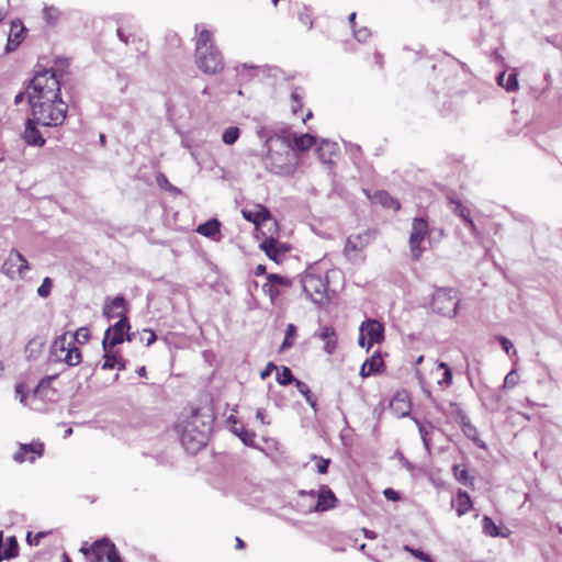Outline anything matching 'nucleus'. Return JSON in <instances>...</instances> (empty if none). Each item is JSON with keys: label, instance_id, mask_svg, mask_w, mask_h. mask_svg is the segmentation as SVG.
I'll return each instance as SVG.
<instances>
[{"label": "nucleus", "instance_id": "nucleus-1", "mask_svg": "<svg viewBox=\"0 0 562 562\" xmlns=\"http://www.w3.org/2000/svg\"><path fill=\"white\" fill-rule=\"evenodd\" d=\"M206 418L210 419V416H204L199 408H193L181 419L178 426L180 440L187 451L195 453L206 445L211 430V422Z\"/></svg>", "mask_w": 562, "mask_h": 562}, {"label": "nucleus", "instance_id": "nucleus-2", "mask_svg": "<svg viewBox=\"0 0 562 562\" xmlns=\"http://www.w3.org/2000/svg\"><path fill=\"white\" fill-rule=\"evenodd\" d=\"M32 116L37 124L56 127L64 123L67 116L68 105L61 97L49 101H35L30 103Z\"/></svg>", "mask_w": 562, "mask_h": 562}, {"label": "nucleus", "instance_id": "nucleus-3", "mask_svg": "<svg viewBox=\"0 0 562 562\" xmlns=\"http://www.w3.org/2000/svg\"><path fill=\"white\" fill-rule=\"evenodd\" d=\"M60 97V82L53 69L37 72L27 91L29 103Z\"/></svg>", "mask_w": 562, "mask_h": 562}, {"label": "nucleus", "instance_id": "nucleus-4", "mask_svg": "<svg viewBox=\"0 0 562 562\" xmlns=\"http://www.w3.org/2000/svg\"><path fill=\"white\" fill-rule=\"evenodd\" d=\"M416 374L423 387L430 390H443L452 383L451 369L443 362L432 361L425 368H416Z\"/></svg>", "mask_w": 562, "mask_h": 562}, {"label": "nucleus", "instance_id": "nucleus-5", "mask_svg": "<svg viewBox=\"0 0 562 562\" xmlns=\"http://www.w3.org/2000/svg\"><path fill=\"white\" fill-rule=\"evenodd\" d=\"M50 357L54 361L65 362L69 367L78 366L82 361V353L68 338V333H63L54 339L50 347Z\"/></svg>", "mask_w": 562, "mask_h": 562}, {"label": "nucleus", "instance_id": "nucleus-6", "mask_svg": "<svg viewBox=\"0 0 562 562\" xmlns=\"http://www.w3.org/2000/svg\"><path fill=\"white\" fill-rule=\"evenodd\" d=\"M294 157L290 144L281 150L269 147L265 156V166L276 175H290L294 171Z\"/></svg>", "mask_w": 562, "mask_h": 562}, {"label": "nucleus", "instance_id": "nucleus-7", "mask_svg": "<svg viewBox=\"0 0 562 562\" xmlns=\"http://www.w3.org/2000/svg\"><path fill=\"white\" fill-rule=\"evenodd\" d=\"M302 288L306 296L317 305L329 303V293L326 278L315 272H306L302 278Z\"/></svg>", "mask_w": 562, "mask_h": 562}, {"label": "nucleus", "instance_id": "nucleus-8", "mask_svg": "<svg viewBox=\"0 0 562 562\" xmlns=\"http://www.w3.org/2000/svg\"><path fill=\"white\" fill-rule=\"evenodd\" d=\"M261 236L262 241L259 244V248L269 259L276 263H281L285 255L290 251V247L278 239L279 227L268 228L267 233Z\"/></svg>", "mask_w": 562, "mask_h": 562}, {"label": "nucleus", "instance_id": "nucleus-9", "mask_svg": "<svg viewBox=\"0 0 562 562\" xmlns=\"http://www.w3.org/2000/svg\"><path fill=\"white\" fill-rule=\"evenodd\" d=\"M80 552L91 555V562H122L115 544L106 538L94 541L90 548L82 547Z\"/></svg>", "mask_w": 562, "mask_h": 562}, {"label": "nucleus", "instance_id": "nucleus-10", "mask_svg": "<svg viewBox=\"0 0 562 562\" xmlns=\"http://www.w3.org/2000/svg\"><path fill=\"white\" fill-rule=\"evenodd\" d=\"M241 215L246 221L255 225L256 231L260 235L267 233L268 228L278 226L270 211L262 204H256L254 209H243Z\"/></svg>", "mask_w": 562, "mask_h": 562}, {"label": "nucleus", "instance_id": "nucleus-11", "mask_svg": "<svg viewBox=\"0 0 562 562\" xmlns=\"http://www.w3.org/2000/svg\"><path fill=\"white\" fill-rule=\"evenodd\" d=\"M370 243L371 234L369 232L352 234L346 240L344 255L353 263L363 262L366 259L363 251Z\"/></svg>", "mask_w": 562, "mask_h": 562}, {"label": "nucleus", "instance_id": "nucleus-12", "mask_svg": "<svg viewBox=\"0 0 562 562\" xmlns=\"http://www.w3.org/2000/svg\"><path fill=\"white\" fill-rule=\"evenodd\" d=\"M384 340V325L376 319H367L360 326L358 344L369 350L374 344Z\"/></svg>", "mask_w": 562, "mask_h": 562}, {"label": "nucleus", "instance_id": "nucleus-13", "mask_svg": "<svg viewBox=\"0 0 562 562\" xmlns=\"http://www.w3.org/2000/svg\"><path fill=\"white\" fill-rule=\"evenodd\" d=\"M459 218L477 243L483 240V231L486 218L481 213H473L468 206L459 202Z\"/></svg>", "mask_w": 562, "mask_h": 562}, {"label": "nucleus", "instance_id": "nucleus-14", "mask_svg": "<svg viewBox=\"0 0 562 562\" xmlns=\"http://www.w3.org/2000/svg\"><path fill=\"white\" fill-rule=\"evenodd\" d=\"M198 68L206 75H216L224 69V60L220 50L214 47L195 53Z\"/></svg>", "mask_w": 562, "mask_h": 562}, {"label": "nucleus", "instance_id": "nucleus-15", "mask_svg": "<svg viewBox=\"0 0 562 562\" xmlns=\"http://www.w3.org/2000/svg\"><path fill=\"white\" fill-rule=\"evenodd\" d=\"M431 308L442 316H453L457 312V300L452 289L441 288L432 294Z\"/></svg>", "mask_w": 562, "mask_h": 562}, {"label": "nucleus", "instance_id": "nucleus-16", "mask_svg": "<svg viewBox=\"0 0 562 562\" xmlns=\"http://www.w3.org/2000/svg\"><path fill=\"white\" fill-rule=\"evenodd\" d=\"M131 325L128 318L119 319L115 324L110 326L105 330L102 340L103 350L114 348L115 346L122 344L124 340L131 341L132 337L128 334Z\"/></svg>", "mask_w": 562, "mask_h": 562}, {"label": "nucleus", "instance_id": "nucleus-17", "mask_svg": "<svg viewBox=\"0 0 562 562\" xmlns=\"http://www.w3.org/2000/svg\"><path fill=\"white\" fill-rule=\"evenodd\" d=\"M30 266L23 255L12 249L4 260L1 271L10 279L23 278Z\"/></svg>", "mask_w": 562, "mask_h": 562}, {"label": "nucleus", "instance_id": "nucleus-18", "mask_svg": "<svg viewBox=\"0 0 562 562\" xmlns=\"http://www.w3.org/2000/svg\"><path fill=\"white\" fill-rule=\"evenodd\" d=\"M128 303L125 300L124 295L119 294L114 297H106L102 307V315L106 319H113V318H128Z\"/></svg>", "mask_w": 562, "mask_h": 562}, {"label": "nucleus", "instance_id": "nucleus-19", "mask_svg": "<svg viewBox=\"0 0 562 562\" xmlns=\"http://www.w3.org/2000/svg\"><path fill=\"white\" fill-rule=\"evenodd\" d=\"M428 233V224L424 218L416 217L412 223V232L409 235V247L414 259H418L423 249L420 247L423 240Z\"/></svg>", "mask_w": 562, "mask_h": 562}, {"label": "nucleus", "instance_id": "nucleus-20", "mask_svg": "<svg viewBox=\"0 0 562 562\" xmlns=\"http://www.w3.org/2000/svg\"><path fill=\"white\" fill-rule=\"evenodd\" d=\"M44 452V443L41 441H33L31 443H21L19 449L13 454V460L18 463L34 462L41 458Z\"/></svg>", "mask_w": 562, "mask_h": 562}, {"label": "nucleus", "instance_id": "nucleus-21", "mask_svg": "<svg viewBox=\"0 0 562 562\" xmlns=\"http://www.w3.org/2000/svg\"><path fill=\"white\" fill-rule=\"evenodd\" d=\"M292 280L278 273L267 274V282L262 285V291L274 302L281 294L280 288H290Z\"/></svg>", "mask_w": 562, "mask_h": 562}, {"label": "nucleus", "instance_id": "nucleus-22", "mask_svg": "<svg viewBox=\"0 0 562 562\" xmlns=\"http://www.w3.org/2000/svg\"><path fill=\"white\" fill-rule=\"evenodd\" d=\"M389 408L396 417L408 416L412 411V402L407 391H397L390 401Z\"/></svg>", "mask_w": 562, "mask_h": 562}, {"label": "nucleus", "instance_id": "nucleus-23", "mask_svg": "<svg viewBox=\"0 0 562 562\" xmlns=\"http://www.w3.org/2000/svg\"><path fill=\"white\" fill-rule=\"evenodd\" d=\"M459 426L461 427L464 436L472 441V443L483 450L487 449L486 442L481 438L480 431L473 425L470 418L459 409Z\"/></svg>", "mask_w": 562, "mask_h": 562}, {"label": "nucleus", "instance_id": "nucleus-24", "mask_svg": "<svg viewBox=\"0 0 562 562\" xmlns=\"http://www.w3.org/2000/svg\"><path fill=\"white\" fill-rule=\"evenodd\" d=\"M316 336L319 340L324 342L323 349L327 355L330 356L336 352V350L338 349V335L333 326H323L318 330Z\"/></svg>", "mask_w": 562, "mask_h": 562}, {"label": "nucleus", "instance_id": "nucleus-25", "mask_svg": "<svg viewBox=\"0 0 562 562\" xmlns=\"http://www.w3.org/2000/svg\"><path fill=\"white\" fill-rule=\"evenodd\" d=\"M316 154L324 164H334L339 157L340 150L337 143L323 139L316 147Z\"/></svg>", "mask_w": 562, "mask_h": 562}, {"label": "nucleus", "instance_id": "nucleus-26", "mask_svg": "<svg viewBox=\"0 0 562 562\" xmlns=\"http://www.w3.org/2000/svg\"><path fill=\"white\" fill-rule=\"evenodd\" d=\"M337 497L327 485H321L317 492V502L314 506L315 512H326L333 509L337 505Z\"/></svg>", "mask_w": 562, "mask_h": 562}, {"label": "nucleus", "instance_id": "nucleus-27", "mask_svg": "<svg viewBox=\"0 0 562 562\" xmlns=\"http://www.w3.org/2000/svg\"><path fill=\"white\" fill-rule=\"evenodd\" d=\"M36 124L34 117L27 119L22 137L27 145L42 147L45 144V138L40 133Z\"/></svg>", "mask_w": 562, "mask_h": 562}, {"label": "nucleus", "instance_id": "nucleus-28", "mask_svg": "<svg viewBox=\"0 0 562 562\" xmlns=\"http://www.w3.org/2000/svg\"><path fill=\"white\" fill-rule=\"evenodd\" d=\"M196 233L215 241L221 239V222L216 218L209 220L196 227Z\"/></svg>", "mask_w": 562, "mask_h": 562}, {"label": "nucleus", "instance_id": "nucleus-29", "mask_svg": "<svg viewBox=\"0 0 562 562\" xmlns=\"http://www.w3.org/2000/svg\"><path fill=\"white\" fill-rule=\"evenodd\" d=\"M373 203L380 204L382 207L392 210L394 212L400 211L401 203L398 200L393 198L387 191L381 190L376 191L372 196H370Z\"/></svg>", "mask_w": 562, "mask_h": 562}, {"label": "nucleus", "instance_id": "nucleus-30", "mask_svg": "<svg viewBox=\"0 0 562 562\" xmlns=\"http://www.w3.org/2000/svg\"><path fill=\"white\" fill-rule=\"evenodd\" d=\"M384 367L383 359L379 352L372 355L361 367L360 375L362 378L370 376L374 373H378Z\"/></svg>", "mask_w": 562, "mask_h": 562}, {"label": "nucleus", "instance_id": "nucleus-31", "mask_svg": "<svg viewBox=\"0 0 562 562\" xmlns=\"http://www.w3.org/2000/svg\"><path fill=\"white\" fill-rule=\"evenodd\" d=\"M24 26L21 21H12L7 43V50L15 49L23 40Z\"/></svg>", "mask_w": 562, "mask_h": 562}, {"label": "nucleus", "instance_id": "nucleus-32", "mask_svg": "<svg viewBox=\"0 0 562 562\" xmlns=\"http://www.w3.org/2000/svg\"><path fill=\"white\" fill-rule=\"evenodd\" d=\"M482 528H483V532L490 537L507 538L510 535L509 529L498 527L497 525H495L493 519L488 516H483Z\"/></svg>", "mask_w": 562, "mask_h": 562}, {"label": "nucleus", "instance_id": "nucleus-33", "mask_svg": "<svg viewBox=\"0 0 562 562\" xmlns=\"http://www.w3.org/2000/svg\"><path fill=\"white\" fill-rule=\"evenodd\" d=\"M518 75L517 72L513 71L506 77V72L502 71L496 77V82L499 87L504 88L508 92H515L518 90Z\"/></svg>", "mask_w": 562, "mask_h": 562}, {"label": "nucleus", "instance_id": "nucleus-34", "mask_svg": "<svg viewBox=\"0 0 562 562\" xmlns=\"http://www.w3.org/2000/svg\"><path fill=\"white\" fill-rule=\"evenodd\" d=\"M232 431L246 445L249 447L255 446L256 434L252 430H248L244 427V425L239 424L237 420H233Z\"/></svg>", "mask_w": 562, "mask_h": 562}, {"label": "nucleus", "instance_id": "nucleus-35", "mask_svg": "<svg viewBox=\"0 0 562 562\" xmlns=\"http://www.w3.org/2000/svg\"><path fill=\"white\" fill-rule=\"evenodd\" d=\"M112 349L113 348H109L108 350H104V356H103L104 361L102 364V369L112 370L114 368H117L119 370H124L125 361L121 357H119L116 353H113Z\"/></svg>", "mask_w": 562, "mask_h": 562}, {"label": "nucleus", "instance_id": "nucleus-36", "mask_svg": "<svg viewBox=\"0 0 562 562\" xmlns=\"http://www.w3.org/2000/svg\"><path fill=\"white\" fill-rule=\"evenodd\" d=\"M315 144H316L315 137L308 133L293 137V149H295L297 151L308 150Z\"/></svg>", "mask_w": 562, "mask_h": 562}, {"label": "nucleus", "instance_id": "nucleus-37", "mask_svg": "<svg viewBox=\"0 0 562 562\" xmlns=\"http://www.w3.org/2000/svg\"><path fill=\"white\" fill-rule=\"evenodd\" d=\"M214 47L216 46L213 40L212 32L209 30H202L198 35V40L195 43V53L201 52L203 49H211Z\"/></svg>", "mask_w": 562, "mask_h": 562}, {"label": "nucleus", "instance_id": "nucleus-38", "mask_svg": "<svg viewBox=\"0 0 562 562\" xmlns=\"http://www.w3.org/2000/svg\"><path fill=\"white\" fill-rule=\"evenodd\" d=\"M297 391L304 396L305 401L315 409L317 405L316 396L311 392L308 385L300 380H295Z\"/></svg>", "mask_w": 562, "mask_h": 562}, {"label": "nucleus", "instance_id": "nucleus-39", "mask_svg": "<svg viewBox=\"0 0 562 562\" xmlns=\"http://www.w3.org/2000/svg\"><path fill=\"white\" fill-rule=\"evenodd\" d=\"M240 135V130L237 126L227 127L222 135V140L226 145H233L237 142Z\"/></svg>", "mask_w": 562, "mask_h": 562}, {"label": "nucleus", "instance_id": "nucleus-40", "mask_svg": "<svg viewBox=\"0 0 562 562\" xmlns=\"http://www.w3.org/2000/svg\"><path fill=\"white\" fill-rule=\"evenodd\" d=\"M68 338H70V340L74 341V345L76 342L85 345L90 339V331L87 327H80L72 335L68 334Z\"/></svg>", "mask_w": 562, "mask_h": 562}, {"label": "nucleus", "instance_id": "nucleus-41", "mask_svg": "<svg viewBox=\"0 0 562 562\" xmlns=\"http://www.w3.org/2000/svg\"><path fill=\"white\" fill-rule=\"evenodd\" d=\"M43 15L48 23L54 24L59 20L61 12L55 5H45L43 9Z\"/></svg>", "mask_w": 562, "mask_h": 562}, {"label": "nucleus", "instance_id": "nucleus-42", "mask_svg": "<svg viewBox=\"0 0 562 562\" xmlns=\"http://www.w3.org/2000/svg\"><path fill=\"white\" fill-rule=\"evenodd\" d=\"M296 336V326L294 324H289L285 330L284 340L280 347V351L289 349L293 346V339Z\"/></svg>", "mask_w": 562, "mask_h": 562}, {"label": "nucleus", "instance_id": "nucleus-43", "mask_svg": "<svg viewBox=\"0 0 562 562\" xmlns=\"http://www.w3.org/2000/svg\"><path fill=\"white\" fill-rule=\"evenodd\" d=\"M472 508V501L467 492L459 490V516L468 513Z\"/></svg>", "mask_w": 562, "mask_h": 562}, {"label": "nucleus", "instance_id": "nucleus-44", "mask_svg": "<svg viewBox=\"0 0 562 562\" xmlns=\"http://www.w3.org/2000/svg\"><path fill=\"white\" fill-rule=\"evenodd\" d=\"M277 381L281 385H289L292 382H295V379L292 374V371L288 367H282V369L278 372Z\"/></svg>", "mask_w": 562, "mask_h": 562}, {"label": "nucleus", "instance_id": "nucleus-45", "mask_svg": "<svg viewBox=\"0 0 562 562\" xmlns=\"http://www.w3.org/2000/svg\"><path fill=\"white\" fill-rule=\"evenodd\" d=\"M156 182L161 189H165L166 191L175 193L179 192V190L169 182L168 178L164 173L157 175Z\"/></svg>", "mask_w": 562, "mask_h": 562}, {"label": "nucleus", "instance_id": "nucleus-46", "mask_svg": "<svg viewBox=\"0 0 562 562\" xmlns=\"http://www.w3.org/2000/svg\"><path fill=\"white\" fill-rule=\"evenodd\" d=\"M52 286V279L48 277L44 278L42 284L37 289V294L42 297H47L50 294Z\"/></svg>", "mask_w": 562, "mask_h": 562}, {"label": "nucleus", "instance_id": "nucleus-47", "mask_svg": "<svg viewBox=\"0 0 562 562\" xmlns=\"http://www.w3.org/2000/svg\"><path fill=\"white\" fill-rule=\"evenodd\" d=\"M352 31L358 42H366L371 36V31L366 26L359 29L355 27Z\"/></svg>", "mask_w": 562, "mask_h": 562}, {"label": "nucleus", "instance_id": "nucleus-48", "mask_svg": "<svg viewBox=\"0 0 562 562\" xmlns=\"http://www.w3.org/2000/svg\"><path fill=\"white\" fill-rule=\"evenodd\" d=\"M299 21L306 30H311L313 26V19L310 12L303 10L299 13Z\"/></svg>", "mask_w": 562, "mask_h": 562}, {"label": "nucleus", "instance_id": "nucleus-49", "mask_svg": "<svg viewBox=\"0 0 562 562\" xmlns=\"http://www.w3.org/2000/svg\"><path fill=\"white\" fill-rule=\"evenodd\" d=\"M291 100H292L291 110L294 114H296L303 108L302 99L296 91H293L291 94Z\"/></svg>", "mask_w": 562, "mask_h": 562}, {"label": "nucleus", "instance_id": "nucleus-50", "mask_svg": "<svg viewBox=\"0 0 562 562\" xmlns=\"http://www.w3.org/2000/svg\"><path fill=\"white\" fill-rule=\"evenodd\" d=\"M313 460L316 461L317 471L322 474L327 473L330 460L324 459L323 457L313 456Z\"/></svg>", "mask_w": 562, "mask_h": 562}, {"label": "nucleus", "instance_id": "nucleus-51", "mask_svg": "<svg viewBox=\"0 0 562 562\" xmlns=\"http://www.w3.org/2000/svg\"><path fill=\"white\" fill-rule=\"evenodd\" d=\"M404 549L406 551H408L413 557H415L416 559H418V560H420L423 562H432L430 557L427 553H425V552H423L420 550L412 549V548H409L407 546Z\"/></svg>", "mask_w": 562, "mask_h": 562}, {"label": "nucleus", "instance_id": "nucleus-52", "mask_svg": "<svg viewBox=\"0 0 562 562\" xmlns=\"http://www.w3.org/2000/svg\"><path fill=\"white\" fill-rule=\"evenodd\" d=\"M45 536L44 532H37L35 535H32V532H27L26 541L30 546H37L40 543V540Z\"/></svg>", "mask_w": 562, "mask_h": 562}, {"label": "nucleus", "instance_id": "nucleus-53", "mask_svg": "<svg viewBox=\"0 0 562 562\" xmlns=\"http://www.w3.org/2000/svg\"><path fill=\"white\" fill-rule=\"evenodd\" d=\"M517 374L515 371H510L504 380V387H513L517 384Z\"/></svg>", "mask_w": 562, "mask_h": 562}, {"label": "nucleus", "instance_id": "nucleus-54", "mask_svg": "<svg viewBox=\"0 0 562 562\" xmlns=\"http://www.w3.org/2000/svg\"><path fill=\"white\" fill-rule=\"evenodd\" d=\"M459 483L473 486V477L469 476L467 470L459 471Z\"/></svg>", "mask_w": 562, "mask_h": 562}, {"label": "nucleus", "instance_id": "nucleus-55", "mask_svg": "<svg viewBox=\"0 0 562 562\" xmlns=\"http://www.w3.org/2000/svg\"><path fill=\"white\" fill-rule=\"evenodd\" d=\"M383 494L389 501L396 502L400 499V494L393 488L384 490Z\"/></svg>", "mask_w": 562, "mask_h": 562}, {"label": "nucleus", "instance_id": "nucleus-56", "mask_svg": "<svg viewBox=\"0 0 562 562\" xmlns=\"http://www.w3.org/2000/svg\"><path fill=\"white\" fill-rule=\"evenodd\" d=\"M143 333L147 335L146 338H145L146 346H150L151 344L155 342L157 337H156V334H155L154 330H151V329H144Z\"/></svg>", "mask_w": 562, "mask_h": 562}, {"label": "nucleus", "instance_id": "nucleus-57", "mask_svg": "<svg viewBox=\"0 0 562 562\" xmlns=\"http://www.w3.org/2000/svg\"><path fill=\"white\" fill-rule=\"evenodd\" d=\"M499 342H501V345H502L503 349H504L507 353L510 351V349H513V348H514L513 342H512L509 339H507L506 337H503V336H502V337H499Z\"/></svg>", "mask_w": 562, "mask_h": 562}, {"label": "nucleus", "instance_id": "nucleus-58", "mask_svg": "<svg viewBox=\"0 0 562 562\" xmlns=\"http://www.w3.org/2000/svg\"><path fill=\"white\" fill-rule=\"evenodd\" d=\"M55 379V376H45L43 378L37 387H36V391H38L40 389H46L50 385V382Z\"/></svg>", "mask_w": 562, "mask_h": 562}, {"label": "nucleus", "instance_id": "nucleus-59", "mask_svg": "<svg viewBox=\"0 0 562 562\" xmlns=\"http://www.w3.org/2000/svg\"><path fill=\"white\" fill-rule=\"evenodd\" d=\"M278 367L273 363V362H269L266 367V369L261 372V379H266L268 375H270V373L272 372V370H277Z\"/></svg>", "mask_w": 562, "mask_h": 562}, {"label": "nucleus", "instance_id": "nucleus-60", "mask_svg": "<svg viewBox=\"0 0 562 562\" xmlns=\"http://www.w3.org/2000/svg\"><path fill=\"white\" fill-rule=\"evenodd\" d=\"M256 417L265 425L270 424V422L266 419V412L262 408L257 409Z\"/></svg>", "mask_w": 562, "mask_h": 562}, {"label": "nucleus", "instance_id": "nucleus-61", "mask_svg": "<svg viewBox=\"0 0 562 562\" xmlns=\"http://www.w3.org/2000/svg\"><path fill=\"white\" fill-rule=\"evenodd\" d=\"M267 272V269H266V266L265 265H258L256 268H255V276L256 277H260V276H263L266 274Z\"/></svg>", "mask_w": 562, "mask_h": 562}, {"label": "nucleus", "instance_id": "nucleus-62", "mask_svg": "<svg viewBox=\"0 0 562 562\" xmlns=\"http://www.w3.org/2000/svg\"><path fill=\"white\" fill-rule=\"evenodd\" d=\"M363 533H364V537L368 538V539H375L376 538V535L374 531L372 530H368L366 528L362 529Z\"/></svg>", "mask_w": 562, "mask_h": 562}, {"label": "nucleus", "instance_id": "nucleus-63", "mask_svg": "<svg viewBox=\"0 0 562 562\" xmlns=\"http://www.w3.org/2000/svg\"><path fill=\"white\" fill-rule=\"evenodd\" d=\"M235 542V547L237 550H243L245 548V542L239 537H236Z\"/></svg>", "mask_w": 562, "mask_h": 562}, {"label": "nucleus", "instance_id": "nucleus-64", "mask_svg": "<svg viewBox=\"0 0 562 562\" xmlns=\"http://www.w3.org/2000/svg\"><path fill=\"white\" fill-rule=\"evenodd\" d=\"M356 16H357V13L356 12H352L348 20H349V23H350V26L351 29L353 30L356 27Z\"/></svg>", "mask_w": 562, "mask_h": 562}]
</instances>
